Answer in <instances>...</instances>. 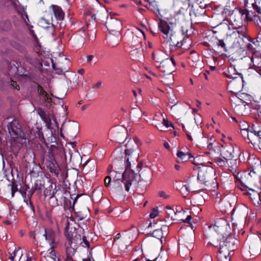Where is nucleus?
<instances>
[{"instance_id": "a18cd8bd", "label": "nucleus", "mask_w": 261, "mask_h": 261, "mask_svg": "<svg viewBox=\"0 0 261 261\" xmlns=\"http://www.w3.org/2000/svg\"><path fill=\"white\" fill-rule=\"evenodd\" d=\"M111 182V177L108 176L105 178V185L106 187H108Z\"/></svg>"}, {"instance_id": "4468645a", "label": "nucleus", "mask_w": 261, "mask_h": 261, "mask_svg": "<svg viewBox=\"0 0 261 261\" xmlns=\"http://www.w3.org/2000/svg\"><path fill=\"white\" fill-rule=\"evenodd\" d=\"M243 42L245 43V47L248 51L252 53V55L256 54V49L258 47V42L257 40L249 37L248 40H243Z\"/></svg>"}, {"instance_id": "338daca9", "label": "nucleus", "mask_w": 261, "mask_h": 261, "mask_svg": "<svg viewBox=\"0 0 261 261\" xmlns=\"http://www.w3.org/2000/svg\"><path fill=\"white\" fill-rule=\"evenodd\" d=\"M78 73L83 74L84 73V69H81L78 70Z\"/></svg>"}, {"instance_id": "c03bdc74", "label": "nucleus", "mask_w": 261, "mask_h": 261, "mask_svg": "<svg viewBox=\"0 0 261 261\" xmlns=\"http://www.w3.org/2000/svg\"><path fill=\"white\" fill-rule=\"evenodd\" d=\"M217 45L218 46H220L222 48H223L224 49V50H226V45H225V43L224 42L223 40H219L218 42L217 43Z\"/></svg>"}, {"instance_id": "69168bd1", "label": "nucleus", "mask_w": 261, "mask_h": 261, "mask_svg": "<svg viewBox=\"0 0 261 261\" xmlns=\"http://www.w3.org/2000/svg\"><path fill=\"white\" fill-rule=\"evenodd\" d=\"M190 15L191 16H192L193 15H194L195 16H197L196 13L194 12V9H193L192 11L190 12Z\"/></svg>"}, {"instance_id": "58836bf2", "label": "nucleus", "mask_w": 261, "mask_h": 261, "mask_svg": "<svg viewBox=\"0 0 261 261\" xmlns=\"http://www.w3.org/2000/svg\"><path fill=\"white\" fill-rule=\"evenodd\" d=\"M131 243V241L128 239L127 238H123V240H122L120 242V245L122 246V245H125L126 247L128 246L130 243Z\"/></svg>"}, {"instance_id": "5701e85b", "label": "nucleus", "mask_w": 261, "mask_h": 261, "mask_svg": "<svg viewBox=\"0 0 261 261\" xmlns=\"http://www.w3.org/2000/svg\"><path fill=\"white\" fill-rule=\"evenodd\" d=\"M233 148L231 146L224 147L221 151L222 157L225 160H231L233 157Z\"/></svg>"}, {"instance_id": "f257e3e1", "label": "nucleus", "mask_w": 261, "mask_h": 261, "mask_svg": "<svg viewBox=\"0 0 261 261\" xmlns=\"http://www.w3.org/2000/svg\"><path fill=\"white\" fill-rule=\"evenodd\" d=\"M130 166V163L129 162V159L127 158L125 164V171L122 174H118V177H122V179L113 177L112 190L115 194H122L123 187L125 191L128 192L130 187L136 184L137 174L129 169Z\"/></svg>"}, {"instance_id": "774afa93", "label": "nucleus", "mask_w": 261, "mask_h": 261, "mask_svg": "<svg viewBox=\"0 0 261 261\" xmlns=\"http://www.w3.org/2000/svg\"><path fill=\"white\" fill-rule=\"evenodd\" d=\"M261 251V246L258 245L257 248V251L256 253H259Z\"/></svg>"}, {"instance_id": "13d9d810", "label": "nucleus", "mask_w": 261, "mask_h": 261, "mask_svg": "<svg viewBox=\"0 0 261 261\" xmlns=\"http://www.w3.org/2000/svg\"><path fill=\"white\" fill-rule=\"evenodd\" d=\"M93 58V55H89L87 57V61L88 62H90L91 61V60H92Z\"/></svg>"}, {"instance_id": "7ed1b4c3", "label": "nucleus", "mask_w": 261, "mask_h": 261, "mask_svg": "<svg viewBox=\"0 0 261 261\" xmlns=\"http://www.w3.org/2000/svg\"><path fill=\"white\" fill-rule=\"evenodd\" d=\"M251 20L252 16L247 10L236 9L230 15V20L231 22V25L234 28L242 27L244 20L248 21Z\"/></svg>"}, {"instance_id": "ea45409f", "label": "nucleus", "mask_w": 261, "mask_h": 261, "mask_svg": "<svg viewBox=\"0 0 261 261\" xmlns=\"http://www.w3.org/2000/svg\"><path fill=\"white\" fill-rule=\"evenodd\" d=\"M186 189L187 191H189V190L188 189V188H191V187H195V190H200L199 189V186H198L196 184H194V183H193V182H190L189 184H188V186L187 187L186 186Z\"/></svg>"}, {"instance_id": "aec40b11", "label": "nucleus", "mask_w": 261, "mask_h": 261, "mask_svg": "<svg viewBox=\"0 0 261 261\" xmlns=\"http://www.w3.org/2000/svg\"><path fill=\"white\" fill-rule=\"evenodd\" d=\"M131 58L135 61L141 62L144 59V55L142 49L137 48L130 51Z\"/></svg>"}, {"instance_id": "473e14b6", "label": "nucleus", "mask_w": 261, "mask_h": 261, "mask_svg": "<svg viewBox=\"0 0 261 261\" xmlns=\"http://www.w3.org/2000/svg\"><path fill=\"white\" fill-rule=\"evenodd\" d=\"M79 244L82 245L83 247L89 248L90 247V242L88 241L86 239V237L83 235L82 240L79 243Z\"/></svg>"}, {"instance_id": "0e129e2a", "label": "nucleus", "mask_w": 261, "mask_h": 261, "mask_svg": "<svg viewBox=\"0 0 261 261\" xmlns=\"http://www.w3.org/2000/svg\"><path fill=\"white\" fill-rule=\"evenodd\" d=\"M19 252V250H16V249H15L14 252H13V254H12L13 255H14V257L17 254H18Z\"/></svg>"}, {"instance_id": "de8ad7c7", "label": "nucleus", "mask_w": 261, "mask_h": 261, "mask_svg": "<svg viewBox=\"0 0 261 261\" xmlns=\"http://www.w3.org/2000/svg\"><path fill=\"white\" fill-rule=\"evenodd\" d=\"M15 48L21 53L25 51V48L24 47V46H23L21 45L16 44L15 46Z\"/></svg>"}, {"instance_id": "09e8293b", "label": "nucleus", "mask_w": 261, "mask_h": 261, "mask_svg": "<svg viewBox=\"0 0 261 261\" xmlns=\"http://www.w3.org/2000/svg\"><path fill=\"white\" fill-rule=\"evenodd\" d=\"M53 67L54 69H55V70H60V72H65V71H67L68 70V68H65V67L64 69L63 68H61V67L59 68H56V65H55L54 63H53Z\"/></svg>"}, {"instance_id": "9b49d317", "label": "nucleus", "mask_w": 261, "mask_h": 261, "mask_svg": "<svg viewBox=\"0 0 261 261\" xmlns=\"http://www.w3.org/2000/svg\"><path fill=\"white\" fill-rule=\"evenodd\" d=\"M175 65V62L172 58L167 59L161 62L160 70L163 72H166L171 76L173 70V67Z\"/></svg>"}, {"instance_id": "603ef678", "label": "nucleus", "mask_w": 261, "mask_h": 261, "mask_svg": "<svg viewBox=\"0 0 261 261\" xmlns=\"http://www.w3.org/2000/svg\"><path fill=\"white\" fill-rule=\"evenodd\" d=\"M11 86L15 89H19V86L17 85L16 82L12 80L11 81Z\"/></svg>"}, {"instance_id": "bb28decb", "label": "nucleus", "mask_w": 261, "mask_h": 261, "mask_svg": "<svg viewBox=\"0 0 261 261\" xmlns=\"http://www.w3.org/2000/svg\"><path fill=\"white\" fill-rule=\"evenodd\" d=\"M227 226V223L226 221L224 220L220 219L215 223L214 228L217 231L222 232L223 230L226 228Z\"/></svg>"}, {"instance_id": "6ab92c4d", "label": "nucleus", "mask_w": 261, "mask_h": 261, "mask_svg": "<svg viewBox=\"0 0 261 261\" xmlns=\"http://www.w3.org/2000/svg\"><path fill=\"white\" fill-rule=\"evenodd\" d=\"M37 91L39 93L40 98L42 99V101L46 103H49L52 102V99L49 96V94L45 91L43 88L39 85L37 86Z\"/></svg>"}, {"instance_id": "8fccbe9b", "label": "nucleus", "mask_w": 261, "mask_h": 261, "mask_svg": "<svg viewBox=\"0 0 261 261\" xmlns=\"http://www.w3.org/2000/svg\"><path fill=\"white\" fill-rule=\"evenodd\" d=\"M227 160H225V159H218L217 160V164L218 165H220V166H223L225 163L227 162Z\"/></svg>"}, {"instance_id": "a211bd4d", "label": "nucleus", "mask_w": 261, "mask_h": 261, "mask_svg": "<svg viewBox=\"0 0 261 261\" xmlns=\"http://www.w3.org/2000/svg\"><path fill=\"white\" fill-rule=\"evenodd\" d=\"M44 163L50 172L55 173L56 175H58L59 174L58 166L56 165L55 161L53 159L50 158V160L46 159L44 161Z\"/></svg>"}, {"instance_id": "f8f14e48", "label": "nucleus", "mask_w": 261, "mask_h": 261, "mask_svg": "<svg viewBox=\"0 0 261 261\" xmlns=\"http://www.w3.org/2000/svg\"><path fill=\"white\" fill-rule=\"evenodd\" d=\"M105 25L110 32L119 31L121 28V21L115 18H108Z\"/></svg>"}, {"instance_id": "ddd939ff", "label": "nucleus", "mask_w": 261, "mask_h": 261, "mask_svg": "<svg viewBox=\"0 0 261 261\" xmlns=\"http://www.w3.org/2000/svg\"><path fill=\"white\" fill-rule=\"evenodd\" d=\"M36 111L42 120L45 122L47 128L50 129L53 128L51 115L41 108H37Z\"/></svg>"}, {"instance_id": "f3484780", "label": "nucleus", "mask_w": 261, "mask_h": 261, "mask_svg": "<svg viewBox=\"0 0 261 261\" xmlns=\"http://www.w3.org/2000/svg\"><path fill=\"white\" fill-rule=\"evenodd\" d=\"M142 37H144V33L141 30L137 29L133 37L132 45L134 47L139 46L142 42Z\"/></svg>"}, {"instance_id": "1a4fd4ad", "label": "nucleus", "mask_w": 261, "mask_h": 261, "mask_svg": "<svg viewBox=\"0 0 261 261\" xmlns=\"http://www.w3.org/2000/svg\"><path fill=\"white\" fill-rule=\"evenodd\" d=\"M137 141L138 139L135 138L134 140L129 141L126 144L125 146L127 148L125 150L126 156H129L133 154H134L136 156H139V144Z\"/></svg>"}, {"instance_id": "3c124183", "label": "nucleus", "mask_w": 261, "mask_h": 261, "mask_svg": "<svg viewBox=\"0 0 261 261\" xmlns=\"http://www.w3.org/2000/svg\"><path fill=\"white\" fill-rule=\"evenodd\" d=\"M163 123L167 128L169 127L170 126H172V124L171 123V122H169L167 120H166L165 118L163 119Z\"/></svg>"}, {"instance_id": "6e6552de", "label": "nucleus", "mask_w": 261, "mask_h": 261, "mask_svg": "<svg viewBox=\"0 0 261 261\" xmlns=\"http://www.w3.org/2000/svg\"><path fill=\"white\" fill-rule=\"evenodd\" d=\"M66 237L68 240V243L69 245H74L79 244L82 240V238L83 236L82 230H77L70 233V232H66Z\"/></svg>"}, {"instance_id": "f03ea898", "label": "nucleus", "mask_w": 261, "mask_h": 261, "mask_svg": "<svg viewBox=\"0 0 261 261\" xmlns=\"http://www.w3.org/2000/svg\"><path fill=\"white\" fill-rule=\"evenodd\" d=\"M215 174V171L211 167L202 166L199 167L197 179L205 186L206 189L215 191L218 188Z\"/></svg>"}, {"instance_id": "49530a36", "label": "nucleus", "mask_w": 261, "mask_h": 261, "mask_svg": "<svg viewBox=\"0 0 261 261\" xmlns=\"http://www.w3.org/2000/svg\"><path fill=\"white\" fill-rule=\"evenodd\" d=\"M27 61L31 64L34 63V59L29 55L27 54L25 56Z\"/></svg>"}, {"instance_id": "39448f33", "label": "nucleus", "mask_w": 261, "mask_h": 261, "mask_svg": "<svg viewBox=\"0 0 261 261\" xmlns=\"http://www.w3.org/2000/svg\"><path fill=\"white\" fill-rule=\"evenodd\" d=\"M7 127L10 136L15 141L18 139H28L29 135L22 130L18 120L14 119L7 125Z\"/></svg>"}, {"instance_id": "393cba45", "label": "nucleus", "mask_w": 261, "mask_h": 261, "mask_svg": "<svg viewBox=\"0 0 261 261\" xmlns=\"http://www.w3.org/2000/svg\"><path fill=\"white\" fill-rule=\"evenodd\" d=\"M72 245H69L68 243L66 244V258L65 261H74L72 257L75 252L74 248L75 245H73V246Z\"/></svg>"}, {"instance_id": "2eb2a0df", "label": "nucleus", "mask_w": 261, "mask_h": 261, "mask_svg": "<svg viewBox=\"0 0 261 261\" xmlns=\"http://www.w3.org/2000/svg\"><path fill=\"white\" fill-rule=\"evenodd\" d=\"M193 242L189 243L185 241L184 243L179 245L178 251L182 256H187L193 248Z\"/></svg>"}, {"instance_id": "dca6fc26", "label": "nucleus", "mask_w": 261, "mask_h": 261, "mask_svg": "<svg viewBox=\"0 0 261 261\" xmlns=\"http://www.w3.org/2000/svg\"><path fill=\"white\" fill-rule=\"evenodd\" d=\"M233 29H236V31H233L232 35L234 37H237L238 35L239 36V37L241 38L242 40H243L247 41L248 40L249 36L247 35V28L246 26L240 27L239 28H234Z\"/></svg>"}, {"instance_id": "79ce46f5", "label": "nucleus", "mask_w": 261, "mask_h": 261, "mask_svg": "<svg viewBox=\"0 0 261 261\" xmlns=\"http://www.w3.org/2000/svg\"><path fill=\"white\" fill-rule=\"evenodd\" d=\"M251 5L252 6V7L253 8V9L255 10H256L257 12L258 13V14H261V12H260V10H261V7L259 6L258 7L256 4V2L254 3H252L251 4Z\"/></svg>"}, {"instance_id": "bf43d9fd", "label": "nucleus", "mask_w": 261, "mask_h": 261, "mask_svg": "<svg viewBox=\"0 0 261 261\" xmlns=\"http://www.w3.org/2000/svg\"><path fill=\"white\" fill-rule=\"evenodd\" d=\"M30 236L31 238H33L34 239L36 240V234L34 232H31L30 234Z\"/></svg>"}, {"instance_id": "a19ab883", "label": "nucleus", "mask_w": 261, "mask_h": 261, "mask_svg": "<svg viewBox=\"0 0 261 261\" xmlns=\"http://www.w3.org/2000/svg\"><path fill=\"white\" fill-rule=\"evenodd\" d=\"M261 139V130L257 132H254V134H253L252 139Z\"/></svg>"}, {"instance_id": "412c9836", "label": "nucleus", "mask_w": 261, "mask_h": 261, "mask_svg": "<svg viewBox=\"0 0 261 261\" xmlns=\"http://www.w3.org/2000/svg\"><path fill=\"white\" fill-rule=\"evenodd\" d=\"M216 28L218 31L226 34V36L231 35L229 32L230 31V28L227 20H224L222 22L216 27Z\"/></svg>"}, {"instance_id": "4d7b16f0", "label": "nucleus", "mask_w": 261, "mask_h": 261, "mask_svg": "<svg viewBox=\"0 0 261 261\" xmlns=\"http://www.w3.org/2000/svg\"><path fill=\"white\" fill-rule=\"evenodd\" d=\"M101 85V82L99 81L95 84V85L93 87V88H99L100 87Z\"/></svg>"}, {"instance_id": "4c0bfd02", "label": "nucleus", "mask_w": 261, "mask_h": 261, "mask_svg": "<svg viewBox=\"0 0 261 261\" xmlns=\"http://www.w3.org/2000/svg\"><path fill=\"white\" fill-rule=\"evenodd\" d=\"M158 210L157 208H154L152 209V212H151L150 214V217L151 218H154L155 217H156L158 215Z\"/></svg>"}, {"instance_id": "20e7f679", "label": "nucleus", "mask_w": 261, "mask_h": 261, "mask_svg": "<svg viewBox=\"0 0 261 261\" xmlns=\"http://www.w3.org/2000/svg\"><path fill=\"white\" fill-rule=\"evenodd\" d=\"M159 27L164 34V38L171 42V45L178 47H180L182 45L183 43L179 42L177 40V35L173 34L172 27H170L166 21L161 20L159 23Z\"/></svg>"}, {"instance_id": "423d86ee", "label": "nucleus", "mask_w": 261, "mask_h": 261, "mask_svg": "<svg viewBox=\"0 0 261 261\" xmlns=\"http://www.w3.org/2000/svg\"><path fill=\"white\" fill-rule=\"evenodd\" d=\"M226 76L232 80L229 82V85L230 87L233 90V92H240L243 85V79L242 74H236L237 77H233L232 74L228 71V74L225 73Z\"/></svg>"}, {"instance_id": "c756f323", "label": "nucleus", "mask_w": 261, "mask_h": 261, "mask_svg": "<svg viewBox=\"0 0 261 261\" xmlns=\"http://www.w3.org/2000/svg\"><path fill=\"white\" fill-rule=\"evenodd\" d=\"M177 156L179 158L182 162H186L190 158H192V155L188 153H185L181 151H178L177 153Z\"/></svg>"}, {"instance_id": "0eeeda50", "label": "nucleus", "mask_w": 261, "mask_h": 261, "mask_svg": "<svg viewBox=\"0 0 261 261\" xmlns=\"http://www.w3.org/2000/svg\"><path fill=\"white\" fill-rule=\"evenodd\" d=\"M222 241H220L219 248L222 249L225 248L229 252H232L237 247L238 241L231 236H228L224 239V237H222Z\"/></svg>"}, {"instance_id": "72a5a7b5", "label": "nucleus", "mask_w": 261, "mask_h": 261, "mask_svg": "<svg viewBox=\"0 0 261 261\" xmlns=\"http://www.w3.org/2000/svg\"><path fill=\"white\" fill-rule=\"evenodd\" d=\"M250 143L253 146L258 147L261 150V139H258L257 140V139H253V140H250Z\"/></svg>"}, {"instance_id": "f704fd0d", "label": "nucleus", "mask_w": 261, "mask_h": 261, "mask_svg": "<svg viewBox=\"0 0 261 261\" xmlns=\"http://www.w3.org/2000/svg\"><path fill=\"white\" fill-rule=\"evenodd\" d=\"M166 208L167 209V213L168 216L170 217L171 219H173L174 216L175 215L174 211L168 206H167Z\"/></svg>"}, {"instance_id": "864d4df0", "label": "nucleus", "mask_w": 261, "mask_h": 261, "mask_svg": "<svg viewBox=\"0 0 261 261\" xmlns=\"http://www.w3.org/2000/svg\"><path fill=\"white\" fill-rule=\"evenodd\" d=\"M159 195L161 197H163L164 199H166L168 197V196L167 195L166 193L164 191L159 192Z\"/></svg>"}, {"instance_id": "2f4dec72", "label": "nucleus", "mask_w": 261, "mask_h": 261, "mask_svg": "<svg viewBox=\"0 0 261 261\" xmlns=\"http://www.w3.org/2000/svg\"><path fill=\"white\" fill-rule=\"evenodd\" d=\"M49 255H48V257H49L51 259H52L54 261H60L59 258L56 256V252L53 249H48V251H49Z\"/></svg>"}, {"instance_id": "5fc2aeb1", "label": "nucleus", "mask_w": 261, "mask_h": 261, "mask_svg": "<svg viewBox=\"0 0 261 261\" xmlns=\"http://www.w3.org/2000/svg\"><path fill=\"white\" fill-rule=\"evenodd\" d=\"M121 173L120 172H113L111 175L113 177H115L116 178H121L122 179V177H118V174Z\"/></svg>"}, {"instance_id": "e2e57ef3", "label": "nucleus", "mask_w": 261, "mask_h": 261, "mask_svg": "<svg viewBox=\"0 0 261 261\" xmlns=\"http://www.w3.org/2000/svg\"><path fill=\"white\" fill-rule=\"evenodd\" d=\"M19 72H21L24 73L23 75H26V74H25V71H24V69L22 68V67H19Z\"/></svg>"}, {"instance_id": "e433bc0d", "label": "nucleus", "mask_w": 261, "mask_h": 261, "mask_svg": "<svg viewBox=\"0 0 261 261\" xmlns=\"http://www.w3.org/2000/svg\"><path fill=\"white\" fill-rule=\"evenodd\" d=\"M6 24V27L3 28V29L5 31H7L10 29L11 27V22L10 21L7 20L5 22H2L1 23V26H3V24Z\"/></svg>"}, {"instance_id": "9d476101", "label": "nucleus", "mask_w": 261, "mask_h": 261, "mask_svg": "<svg viewBox=\"0 0 261 261\" xmlns=\"http://www.w3.org/2000/svg\"><path fill=\"white\" fill-rule=\"evenodd\" d=\"M44 233L43 236L45 238L46 242L48 243L50 249H54L58 246V241L56 239V233L50 229H43Z\"/></svg>"}, {"instance_id": "6e6d98bb", "label": "nucleus", "mask_w": 261, "mask_h": 261, "mask_svg": "<svg viewBox=\"0 0 261 261\" xmlns=\"http://www.w3.org/2000/svg\"><path fill=\"white\" fill-rule=\"evenodd\" d=\"M192 219V217H191V216L189 215V216H188L187 218L185 219V220H183V222L184 223H190V221Z\"/></svg>"}, {"instance_id": "c9c22d12", "label": "nucleus", "mask_w": 261, "mask_h": 261, "mask_svg": "<svg viewBox=\"0 0 261 261\" xmlns=\"http://www.w3.org/2000/svg\"><path fill=\"white\" fill-rule=\"evenodd\" d=\"M246 134H247V137H248V139L249 140V141H250V140H253L252 139V137H253V134L252 133H250V135L249 136V135L248 134V130L245 128H243L242 129V134L243 135H246Z\"/></svg>"}, {"instance_id": "680f3d73", "label": "nucleus", "mask_w": 261, "mask_h": 261, "mask_svg": "<svg viewBox=\"0 0 261 261\" xmlns=\"http://www.w3.org/2000/svg\"><path fill=\"white\" fill-rule=\"evenodd\" d=\"M164 147H165L166 148H167V149H169V148H170V146H169V144H168L167 142H165V143H164Z\"/></svg>"}, {"instance_id": "b1692460", "label": "nucleus", "mask_w": 261, "mask_h": 261, "mask_svg": "<svg viewBox=\"0 0 261 261\" xmlns=\"http://www.w3.org/2000/svg\"><path fill=\"white\" fill-rule=\"evenodd\" d=\"M251 60L255 70L261 73V57L257 54L252 55Z\"/></svg>"}, {"instance_id": "052dcab7", "label": "nucleus", "mask_w": 261, "mask_h": 261, "mask_svg": "<svg viewBox=\"0 0 261 261\" xmlns=\"http://www.w3.org/2000/svg\"><path fill=\"white\" fill-rule=\"evenodd\" d=\"M120 133L122 135H123V139L125 137V134H126V130L125 129H122L120 131Z\"/></svg>"}, {"instance_id": "7c9ffc66", "label": "nucleus", "mask_w": 261, "mask_h": 261, "mask_svg": "<svg viewBox=\"0 0 261 261\" xmlns=\"http://www.w3.org/2000/svg\"><path fill=\"white\" fill-rule=\"evenodd\" d=\"M43 188H44V186L41 184V181L37 180L35 184L34 187L33 188V189L32 190V192L30 197L32 196V194L35 191H38L40 192H41Z\"/></svg>"}, {"instance_id": "a878e982", "label": "nucleus", "mask_w": 261, "mask_h": 261, "mask_svg": "<svg viewBox=\"0 0 261 261\" xmlns=\"http://www.w3.org/2000/svg\"><path fill=\"white\" fill-rule=\"evenodd\" d=\"M51 7L53 8L54 15L56 18L58 20H62L64 18V13L62 9L60 7L55 5H52Z\"/></svg>"}, {"instance_id": "c85d7f7f", "label": "nucleus", "mask_w": 261, "mask_h": 261, "mask_svg": "<svg viewBox=\"0 0 261 261\" xmlns=\"http://www.w3.org/2000/svg\"><path fill=\"white\" fill-rule=\"evenodd\" d=\"M249 197L254 204H259L260 201V195L254 190H251L248 193Z\"/></svg>"}, {"instance_id": "cd10ccee", "label": "nucleus", "mask_w": 261, "mask_h": 261, "mask_svg": "<svg viewBox=\"0 0 261 261\" xmlns=\"http://www.w3.org/2000/svg\"><path fill=\"white\" fill-rule=\"evenodd\" d=\"M9 71L11 74H16L20 76H22L23 73L19 72V67H17L15 64V62H11L9 64Z\"/></svg>"}, {"instance_id": "4be33fe9", "label": "nucleus", "mask_w": 261, "mask_h": 261, "mask_svg": "<svg viewBox=\"0 0 261 261\" xmlns=\"http://www.w3.org/2000/svg\"><path fill=\"white\" fill-rule=\"evenodd\" d=\"M230 253L225 248H219V252L217 255L218 261H230Z\"/></svg>"}, {"instance_id": "37998d69", "label": "nucleus", "mask_w": 261, "mask_h": 261, "mask_svg": "<svg viewBox=\"0 0 261 261\" xmlns=\"http://www.w3.org/2000/svg\"><path fill=\"white\" fill-rule=\"evenodd\" d=\"M11 191H12V196L13 197L14 196L15 192L18 191V188L17 187V185L13 182L11 187Z\"/></svg>"}]
</instances>
